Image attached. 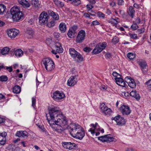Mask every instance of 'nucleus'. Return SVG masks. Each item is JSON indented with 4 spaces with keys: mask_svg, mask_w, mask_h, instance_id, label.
I'll return each instance as SVG.
<instances>
[{
    "mask_svg": "<svg viewBox=\"0 0 151 151\" xmlns=\"http://www.w3.org/2000/svg\"><path fill=\"white\" fill-rule=\"evenodd\" d=\"M105 57L106 58H109L111 57V55L110 53H107L105 55Z\"/></svg>",
    "mask_w": 151,
    "mask_h": 151,
    "instance_id": "680f3d73",
    "label": "nucleus"
},
{
    "mask_svg": "<svg viewBox=\"0 0 151 151\" xmlns=\"http://www.w3.org/2000/svg\"><path fill=\"white\" fill-rule=\"evenodd\" d=\"M99 22L97 20H95L93 21L92 22V23L91 24V25H99Z\"/></svg>",
    "mask_w": 151,
    "mask_h": 151,
    "instance_id": "3c124183",
    "label": "nucleus"
},
{
    "mask_svg": "<svg viewBox=\"0 0 151 151\" xmlns=\"http://www.w3.org/2000/svg\"><path fill=\"white\" fill-rule=\"evenodd\" d=\"M88 11L89 14L93 16H95L96 13L94 11L91 10V9Z\"/></svg>",
    "mask_w": 151,
    "mask_h": 151,
    "instance_id": "de8ad7c7",
    "label": "nucleus"
},
{
    "mask_svg": "<svg viewBox=\"0 0 151 151\" xmlns=\"http://www.w3.org/2000/svg\"><path fill=\"white\" fill-rule=\"evenodd\" d=\"M6 6L3 4H0V15L3 14L6 10Z\"/></svg>",
    "mask_w": 151,
    "mask_h": 151,
    "instance_id": "f704fd0d",
    "label": "nucleus"
},
{
    "mask_svg": "<svg viewBox=\"0 0 151 151\" xmlns=\"http://www.w3.org/2000/svg\"><path fill=\"white\" fill-rule=\"evenodd\" d=\"M83 16L86 18H90V15L87 13H85L83 14Z\"/></svg>",
    "mask_w": 151,
    "mask_h": 151,
    "instance_id": "69168bd1",
    "label": "nucleus"
},
{
    "mask_svg": "<svg viewBox=\"0 0 151 151\" xmlns=\"http://www.w3.org/2000/svg\"><path fill=\"white\" fill-rule=\"evenodd\" d=\"M19 33V30L16 29H9L8 31V35L11 38H14Z\"/></svg>",
    "mask_w": 151,
    "mask_h": 151,
    "instance_id": "4468645a",
    "label": "nucleus"
},
{
    "mask_svg": "<svg viewBox=\"0 0 151 151\" xmlns=\"http://www.w3.org/2000/svg\"><path fill=\"white\" fill-rule=\"evenodd\" d=\"M99 139L103 141L111 142L113 141L114 138L110 136V135H107L105 136H102L99 137Z\"/></svg>",
    "mask_w": 151,
    "mask_h": 151,
    "instance_id": "6ab92c4d",
    "label": "nucleus"
},
{
    "mask_svg": "<svg viewBox=\"0 0 151 151\" xmlns=\"http://www.w3.org/2000/svg\"><path fill=\"white\" fill-rule=\"evenodd\" d=\"M49 17L47 13L45 12H43L40 14L39 17V22L41 25H44L47 23Z\"/></svg>",
    "mask_w": 151,
    "mask_h": 151,
    "instance_id": "423d86ee",
    "label": "nucleus"
},
{
    "mask_svg": "<svg viewBox=\"0 0 151 151\" xmlns=\"http://www.w3.org/2000/svg\"><path fill=\"white\" fill-rule=\"evenodd\" d=\"M8 78L6 76H2L0 77V80L1 81L5 82L7 81Z\"/></svg>",
    "mask_w": 151,
    "mask_h": 151,
    "instance_id": "58836bf2",
    "label": "nucleus"
},
{
    "mask_svg": "<svg viewBox=\"0 0 151 151\" xmlns=\"http://www.w3.org/2000/svg\"><path fill=\"white\" fill-rule=\"evenodd\" d=\"M73 4L76 5H78L81 4V1L80 0H73L72 1Z\"/></svg>",
    "mask_w": 151,
    "mask_h": 151,
    "instance_id": "37998d69",
    "label": "nucleus"
},
{
    "mask_svg": "<svg viewBox=\"0 0 151 151\" xmlns=\"http://www.w3.org/2000/svg\"><path fill=\"white\" fill-rule=\"evenodd\" d=\"M54 35L55 37L57 39L59 37V35L58 33H55L54 34Z\"/></svg>",
    "mask_w": 151,
    "mask_h": 151,
    "instance_id": "0e129e2a",
    "label": "nucleus"
},
{
    "mask_svg": "<svg viewBox=\"0 0 151 151\" xmlns=\"http://www.w3.org/2000/svg\"><path fill=\"white\" fill-rule=\"evenodd\" d=\"M10 50L9 47H5L3 48L1 50V53L2 55H5L8 53Z\"/></svg>",
    "mask_w": 151,
    "mask_h": 151,
    "instance_id": "72a5a7b5",
    "label": "nucleus"
},
{
    "mask_svg": "<svg viewBox=\"0 0 151 151\" xmlns=\"http://www.w3.org/2000/svg\"><path fill=\"white\" fill-rule=\"evenodd\" d=\"M118 2V4L119 5H122L124 4V1L123 0H116Z\"/></svg>",
    "mask_w": 151,
    "mask_h": 151,
    "instance_id": "13d9d810",
    "label": "nucleus"
},
{
    "mask_svg": "<svg viewBox=\"0 0 151 151\" xmlns=\"http://www.w3.org/2000/svg\"><path fill=\"white\" fill-rule=\"evenodd\" d=\"M76 33L70 30L69 29L68 33V37L70 38L74 37L75 36Z\"/></svg>",
    "mask_w": 151,
    "mask_h": 151,
    "instance_id": "e433bc0d",
    "label": "nucleus"
},
{
    "mask_svg": "<svg viewBox=\"0 0 151 151\" xmlns=\"http://www.w3.org/2000/svg\"><path fill=\"white\" fill-rule=\"evenodd\" d=\"M133 97L137 100H139L140 98V96L138 93L137 91L135 90H133Z\"/></svg>",
    "mask_w": 151,
    "mask_h": 151,
    "instance_id": "c756f323",
    "label": "nucleus"
},
{
    "mask_svg": "<svg viewBox=\"0 0 151 151\" xmlns=\"http://www.w3.org/2000/svg\"><path fill=\"white\" fill-rule=\"evenodd\" d=\"M48 110L50 119L48 118L47 114L46 116L49 123L54 131L61 133L67 124L66 117L58 107L52 106L48 108Z\"/></svg>",
    "mask_w": 151,
    "mask_h": 151,
    "instance_id": "f257e3e1",
    "label": "nucleus"
},
{
    "mask_svg": "<svg viewBox=\"0 0 151 151\" xmlns=\"http://www.w3.org/2000/svg\"><path fill=\"white\" fill-rule=\"evenodd\" d=\"M132 52H129L127 55V57L129 59H132Z\"/></svg>",
    "mask_w": 151,
    "mask_h": 151,
    "instance_id": "864d4df0",
    "label": "nucleus"
},
{
    "mask_svg": "<svg viewBox=\"0 0 151 151\" xmlns=\"http://www.w3.org/2000/svg\"><path fill=\"white\" fill-rule=\"evenodd\" d=\"M133 23V29L134 30L137 29L138 27L136 23Z\"/></svg>",
    "mask_w": 151,
    "mask_h": 151,
    "instance_id": "6e6d98bb",
    "label": "nucleus"
},
{
    "mask_svg": "<svg viewBox=\"0 0 151 151\" xmlns=\"http://www.w3.org/2000/svg\"><path fill=\"white\" fill-rule=\"evenodd\" d=\"M112 74L113 76L115 77V78H118L117 77L120 76V75L116 72H114Z\"/></svg>",
    "mask_w": 151,
    "mask_h": 151,
    "instance_id": "4d7b16f0",
    "label": "nucleus"
},
{
    "mask_svg": "<svg viewBox=\"0 0 151 151\" xmlns=\"http://www.w3.org/2000/svg\"><path fill=\"white\" fill-rule=\"evenodd\" d=\"M91 50V48H90V47H86L83 49V50L84 51L86 52H90Z\"/></svg>",
    "mask_w": 151,
    "mask_h": 151,
    "instance_id": "09e8293b",
    "label": "nucleus"
},
{
    "mask_svg": "<svg viewBox=\"0 0 151 151\" xmlns=\"http://www.w3.org/2000/svg\"><path fill=\"white\" fill-rule=\"evenodd\" d=\"M128 14L132 17V7L130 6L129 7V10L127 11Z\"/></svg>",
    "mask_w": 151,
    "mask_h": 151,
    "instance_id": "a19ab883",
    "label": "nucleus"
},
{
    "mask_svg": "<svg viewBox=\"0 0 151 151\" xmlns=\"http://www.w3.org/2000/svg\"><path fill=\"white\" fill-rule=\"evenodd\" d=\"M6 133L5 132L0 133V145H4L6 142Z\"/></svg>",
    "mask_w": 151,
    "mask_h": 151,
    "instance_id": "f3484780",
    "label": "nucleus"
},
{
    "mask_svg": "<svg viewBox=\"0 0 151 151\" xmlns=\"http://www.w3.org/2000/svg\"><path fill=\"white\" fill-rule=\"evenodd\" d=\"M93 7V5L91 4H87L86 6V8L88 10V11L89 10H91Z\"/></svg>",
    "mask_w": 151,
    "mask_h": 151,
    "instance_id": "49530a36",
    "label": "nucleus"
},
{
    "mask_svg": "<svg viewBox=\"0 0 151 151\" xmlns=\"http://www.w3.org/2000/svg\"><path fill=\"white\" fill-rule=\"evenodd\" d=\"M97 16L99 18H104L105 17V14L102 12H99L97 13Z\"/></svg>",
    "mask_w": 151,
    "mask_h": 151,
    "instance_id": "79ce46f5",
    "label": "nucleus"
},
{
    "mask_svg": "<svg viewBox=\"0 0 151 151\" xmlns=\"http://www.w3.org/2000/svg\"><path fill=\"white\" fill-rule=\"evenodd\" d=\"M117 123V125L122 126L124 124L126 123L125 120L123 118L119 115L116 116L113 119Z\"/></svg>",
    "mask_w": 151,
    "mask_h": 151,
    "instance_id": "ddd939ff",
    "label": "nucleus"
},
{
    "mask_svg": "<svg viewBox=\"0 0 151 151\" xmlns=\"http://www.w3.org/2000/svg\"><path fill=\"white\" fill-rule=\"evenodd\" d=\"M48 13L54 20H58L59 19V16L57 13L55 12L52 10H49L48 11Z\"/></svg>",
    "mask_w": 151,
    "mask_h": 151,
    "instance_id": "412c9836",
    "label": "nucleus"
},
{
    "mask_svg": "<svg viewBox=\"0 0 151 151\" xmlns=\"http://www.w3.org/2000/svg\"><path fill=\"white\" fill-rule=\"evenodd\" d=\"M145 30V29L144 28H142L140 29H139L137 32H138V33L139 34H141L142 33L144 32Z\"/></svg>",
    "mask_w": 151,
    "mask_h": 151,
    "instance_id": "603ef678",
    "label": "nucleus"
},
{
    "mask_svg": "<svg viewBox=\"0 0 151 151\" xmlns=\"http://www.w3.org/2000/svg\"><path fill=\"white\" fill-rule=\"evenodd\" d=\"M78 29V26L77 25H73L71 27L70 29V30L74 32L75 33L76 32V30Z\"/></svg>",
    "mask_w": 151,
    "mask_h": 151,
    "instance_id": "ea45409f",
    "label": "nucleus"
},
{
    "mask_svg": "<svg viewBox=\"0 0 151 151\" xmlns=\"http://www.w3.org/2000/svg\"><path fill=\"white\" fill-rule=\"evenodd\" d=\"M10 12L14 21H17L20 20L23 16V14L20 11L19 7L15 6L11 9Z\"/></svg>",
    "mask_w": 151,
    "mask_h": 151,
    "instance_id": "7ed1b4c3",
    "label": "nucleus"
},
{
    "mask_svg": "<svg viewBox=\"0 0 151 151\" xmlns=\"http://www.w3.org/2000/svg\"><path fill=\"white\" fill-rule=\"evenodd\" d=\"M91 127H92V128H91L89 129L88 130V131L90 132L91 134H93L95 133V130L96 129H98L99 130H100L99 128L97 129L98 127H99V125L97 123H96L95 124H92L91 125Z\"/></svg>",
    "mask_w": 151,
    "mask_h": 151,
    "instance_id": "4be33fe9",
    "label": "nucleus"
},
{
    "mask_svg": "<svg viewBox=\"0 0 151 151\" xmlns=\"http://www.w3.org/2000/svg\"><path fill=\"white\" fill-rule=\"evenodd\" d=\"M100 89L103 91H104L107 89V87L104 85H102L100 87Z\"/></svg>",
    "mask_w": 151,
    "mask_h": 151,
    "instance_id": "5fc2aeb1",
    "label": "nucleus"
},
{
    "mask_svg": "<svg viewBox=\"0 0 151 151\" xmlns=\"http://www.w3.org/2000/svg\"><path fill=\"white\" fill-rule=\"evenodd\" d=\"M27 132L25 131H19L17 132L16 135L19 137H24L26 136L27 137Z\"/></svg>",
    "mask_w": 151,
    "mask_h": 151,
    "instance_id": "5701e85b",
    "label": "nucleus"
},
{
    "mask_svg": "<svg viewBox=\"0 0 151 151\" xmlns=\"http://www.w3.org/2000/svg\"><path fill=\"white\" fill-rule=\"evenodd\" d=\"M116 83L122 87H125V83L123 79L120 78H114Z\"/></svg>",
    "mask_w": 151,
    "mask_h": 151,
    "instance_id": "aec40b11",
    "label": "nucleus"
},
{
    "mask_svg": "<svg viewBox=\"0 0 151 151\" xmlns=\"http://www.w3.org/2000/svg\"><path fill=\"white\" fill-rule=\"evenodd\" d=\"M112 42L114 43L115 44H116L117 43L119 42V38L115 36L114 37L112 40Z\"/></svg>",
    "mask_w": 151,
    "mask_h": 151,
    "instance_id": "c03bdc74",
    "label": "nucleus"
},
{
    "mask_svg": "<svg viewBox=\"0 0 151 151\" xmlns=\"http://www.w3.org/2000/svg\"><path fill=\"white\" fill-rule=\"evenodd\" d=\"M59 29L62 33H64L66 31V27L64 23L62 22L60 24Z\"/></svg>",
    "mask_w": 151,
    "mask_h": 151,
    "instance_id": "a878e982",
    "label": "nucleus"
},
{
    "mask_svg": "<svg viewBox=\"0 0 151 151\" xmlns=\"http://www.w3.org/2000/svg\"><path fill=\"white\" fill-rule=\"evenodd\" d=\"M69 51L70 55L73 58L75 57L78 52L73 48H70Z\"/></svg>",
    "mask_w": 151,
    "mask_h": 151,
    "instance_id": "cd10ccee",
    "label": "nucleus"
},
{
    "mask_svg": "<svg viewBox=\"0 0 151 151\" xmlns=\"http://www.w3.org/2000/svg\"><path fill=\"white\" fill-rule=\"evenodd\" d=\"M36 102L35 98L33 97L32 99V106L34 108H35V106Z\"/></svg>",
    "mask_w": 151,
    "mask_h": 151,
    "instance_id": "a18cd8bd",
    "label": "nucleus"
},
{
    "mask_svg": "<svg viewBox=\"0 0 151 151\" xmlns=\"http://www.w3.org/2000/svg\"><path fill=\"white\" fill-rule=\"evenodd\" d=\"M53 1L55 4L58 6L63 7L64 6V4L63 2L60 0H54Z\"/></svg>",
    "mask_w": 151,
    "mask_h": 151,
    "instance_id": "473e14b6",
    "label": "nucleus"
},
{
    "mask_svg": "<svg viewBox=\"0 0 151 151\" xmlns=\"http://www.w3.org/2000/svg\"><path fill=\"white\" fill-rule=\"evenodd\" d=\"M86 32L84 30H81L78 32L76 39V42L81 43L83 42L85 39Z\"/></svg>",
    "mask_w": 151,
    "mask_h": 151,
    "instance_id": "6e6552de",
    "label": "nucleus"
},
{
    "mask_svg": "<svg viewBox=\"0 0 151 151\" xmlns=\"http://www.w3.org/2000/svg\"><path fill=\"white\" fill-rule=\"evenodd\" d=\"M65 97V95L63 93L58 91L54 93L52 95V98L56 101L60 100Z\"/></svg>",
    "mask_w": 151,
    "mask_h": 151,
    "instance_id": "1a4fd4ad",
    "label": "nucleus"
},
{
    "mask_svg": "<svg viewBox=\"0 0 151 151\" xmlns=\"http://www.w3.org/2000/svg\"><path fill=\"white\" fill-rule=\"evenodd\" d=\"M137 62L139 64L144 73H145L148 70V66L146 62L142 60H137Z\"/></svg>",
    "mask_w": 151,
    "mask_h": 151,
    "instance_id": "9d476101",
    "label": "nucleus"
},
{
    "mask_svg": "<svg viewBox=\"0 0 151 151\" xmlns=\"http://www.w3.org/2000/svg\"><path fill=\"white\" fill-rule=\"evenodd\" d=\"M110 5L111 6L113 7L115 6V3L114 2H111L110 3Z\"/></svg>",
    "mask_w": 151,
    "mask_h": 151,
    "instance_id": "774afa93",
    "label": "nucleus"
},
{
    "mask_svg": "<svg viewBox=\"0 0 151 151\" xmlns=\"http://www.w3.org/2000/svg\"><path fill=\"white\" fill-rule=\"evenodd\" d=\"M55 46L56 52L59 53L63 52V49L60 43H56Z\"/></svg>",
    "mask_w": 151,
    "mask_h": 151,
    "instance_id": "bb28decb",
    "label": "nucleus"
},
{
    "mask_svg": "<svg viewBox=\"0 0 151 151\" xmlns=\"http://www.w3.org/2000/svg\"><path fill=\"white\" fill-rule=\"evenodd\" d=\"M23 54V51L21 49L17 50L15 52V55L17 56L20 57L22 56Z\"/></svg>",
    "mask_w": 151,
    "mask_h": 151,
    "instance_id": "c9c22d12",
    "label": "nucleus"
},
{
    "mask_svg": "<svg viewBox=\"0 0 151 151\" xmlns=\"http://www.w3.org/2000/svg\"><path fill=\"white\" fill-rule=\"evenodd\" d=\"M5 119L0 115V124L5 122Z\"/></svg>",
    "mask_w": 151,
    "mask_h": 151,
    "instance_id": "052dcab7",
    "label": "nucleus"
},
{
    "mask_svg": "<svg viewBox=\"0 0 151 151\" xmlns=\"http://www.w3.org/2000/svg\"><path fill=\"white\" fill-rule=\"evenodd\" d=\"M13 92L15 93H19L21 91V88L18 86H15L13 88Z\"/></svg>",
    "mask_w": 151,
    "mask_h": 151,
    "instance_id": "7c9ffc66",
    "label": "nucleus"
},
{
    "mask_svg": "<svg viewBox=\"0 0 151 151\" xmlns=\"http://www.w3.org/2000/svg\"><path fill=\"white\" fill-rule=\"evenodd\" d=\"M18 1L24 8H29L31 6L30 4L26 0H18Z\"/></svg>",
    "mask_w": 151,
    "mask_h": 151,
    "instance_id": "a211bd4d",
    "label": "nucleus"
},
{
    "mask_svg": "<svg viewBox=\"0 0 151 151\" xmlns=\"http://www.w3.org/2000/svg\"><path fill=\"white\" fill-rule=\"evenodd\" d=\"M145 84L147 86V89L151 91V79L146 82Z\"/></svg>",
    "mask_w": 151,
    "mask_h": 151,
    "instance_id": "4c0bfd02",
    "label": "nucleus"
},
{
    "mask_svg": "<svg viewBox=\"0 0 151 151\" xmlns=\"http://www.w3.org/2000/svg\"><path fill=\"white\" fill-rule=\"evenodd\" d=\"M125 82L131 88H132V78L130 76H127L125 78Z\"/></svg>",
    "mask_w": 151,
    "mask_h": 151,
    "instance_id": "393cba45",
    "label": "nucleus"
},
{
    "mask_svg": "<svg viewBox=\"0 0 151 151\" xmlns=\"http://www.w3.org/2000/svg\"><path fill=\"white\" fill-rule=\"evenodd\" d=\"M77 75L71 76L68 81V86L72 87L75 85L78 81L77 78Z\"/></svg>",
    "mask_w": 151,
    "mask_h": 151,
    "instance_id": "f8f14e48",
    "label": "nucleus"
},
{
    "mask_svg": "<svg viewBox=\"0 0 151 151\" xmlns=\"http://www.w3.org/2000/svg\"><path fill=\"white\" fill-rule=\"evenodd\" d=\"M55 21L52 20L48 22L46 26L49 28H52L55 25Z\"/></svg>",
    "mask_w": 151,
    "mask_h": 151,
    "instance_id": "2f4dec72",
    "label": "nucleus"
},
{
    "mask_svg": "<svg viewBox=\"0 0 151 151\" xmlns=\"http://www.w3.org/2000/svg\"><path fill=\"white\" fill-rule=\"evenodd\" d=\"M106 43L105 42L100 43L98 44L93 50L92 53L93 54H98L105 49L106 46Z\"/></svg>",
    "mask_w": 151,
    "mask_h": 151,
    "instance_id": "39448f33",
    "label": "nucleus"
},
{
    "mask_svg": "<svg viewBox=\"0 0 151 151\" xmlns=\"http://www.w3.org/2000/svg\"><path fill=\"white\" fill-rule=\"evenodd\" d=\"M42 66H44L47 71H51L55 67L54 63L50 59L48 58H44L42 61Z\"/></svg>",
    "mask_w": 151,
    "mask_h": 151,
    "instance_id": "20e7f679",
    "label": "nucleus"
},
{
    "mask_svg": "<svg viewBox=\"0 0 151 151\" xmlns=\"http://www.w3.org/2000/svg\"><path fill=\"white\" fill-rule=\"evenodd\" d=\"M73 58L76 61L78 62H80L83 60V58L82 55L78 52L77 54Z\"/></svg>",
    "mask_w": 151,
    "mask_h": 151,
    "instance_id": "b1692460",
    "label": "nucleus"
},
{
    "mask_svg": "<svg viewBox=\"0 0 151 151\" xmlns=\"http://www.w3.org/2000/svg\"><path fill=\"white\" fill-rule=\"evenodd\" d=\"M25 35L28 38L31 39L35 37V32L32 29L29 28L26 31Z\"/></svg>",
    "mask_w": 151,
    "mask_h": 151,
    "instance_id": "dca6fc26",
    "label": "nucleus"
},
{
    "mask_svg": "<svg viewBox=\"0 0 151 151\" xmlns=\"http://www.w3.org/2000/svg\"><path fill=\"white\" fill-rule=\"evenodd\" d=\"M6 69L8 70L9 72H11L12 71V67H7Z\"/></svg>",
    "mask_w": 151,
    "mask_h": 151,
    "instance_id": "e2e57ef3",
    "label": "nucleus"
},
{
    "mask_svg": "<svg viewBox=\"0 0 151 151\" xmlns=\"http://www.w3.org/2000/svg\"><path fill=\"white\" fill-rule=\"evenodd\" d=\"M119 110L123 115H128L131 112L129 107L128 106L124 105L121 106L119 108Z\"/></svg>",
    "mask_w": 151,
    "mask_h": 151,
    "instance_id": "9b49d317",
    "label": "nucleus"
},
{
    "mask_svg": "<svg viewBox=\"0 0 151 151\" xmlns=\"http://www.w3.org/2000/svg\"><path fill=\"white\" fill-rule=\"evenodd\" d=\"M62 145L64 148L69 150L76 148L77 146L76 144L71 142H64L62 144Z\"/></svg>",
    "mask_w": 151,
    "mask_h": 151,
    "instance_id": "2eb2a0df",
    "label": "nucleus"
},
{
    "mask_svg": "<svg viewBox=\"0 0 151 151\" xmlns=\"http://www.w3.org/2000/svg\"><path fill=\"white\" fill-rule=\"evenodd\" d=\"M31 3L35 8H38L40 6V4L38 0H31Z\"/></svg>",
    "mask_w": 151,
    "mask_h": 151,
    "instance_id": "c85d7f7f",
    "label": "nucleus"
},
{
    "mask_svg": "<svg viewBox=\"0 0 151 151\" xmlns=\"http://www.w3.org/2000/svg\"><path fill=\"white\" fill-rule=\"evenodd\" d=\"M140 22V18H138L136 20L135 22L137 24H139Z\"/></svg>",
    "mask_w": 151,
    "mask_h": 151,
    "instance_id": "338daca9",
    "label": "nucleus"
},
{
    "mask_svg": "<svg viewBox=\"0 0 151 151\" xmlns=\"http://www.w3.org/2000/svg\"><path fill=\"white\" fill-rule=\"evenodd\" d=\"M111 24H117L118 23V22L116 20L114 19H111Z\"/></svg>",
    "mask_w": 151,
    "mask_h": 151,
    "instance_id": "8fccbe9b",
    "label": "nucleus"
},
{
    "mask_svg": "<svg viewBox=\"0 0 151 151\" xmlns=\"http://www.w3.org/2000/svg\"><path fill=\"white\" fill-rule=\"evenodd\" d=\"M68 129L71 136L74 138L81 139L85 135L83 129L78 124L75 123L70 124Z\"/></svg>",
    "mask_w": 151,
    "mask_h": 151,
    "instance_id": "f03ea898",
    "label": "nucleus"
},
{
    "mask_svg": "<svg viewBox=\"0 0 151 151\" xmlns=\"http://www.w3.org/2000/svg\"><path fill=\"white\" fill-rule=\"evenodd\" d=\"M88 2L91 4L93 5L94 4L96 3L95 0H87Z\"/></svg>",
    "mask_w": 151,
    "mask_h": 151,
    "instance_id": "bf43d9fd",
    "label": "nucleus"
},
{
    "mask_svg": "<svg viewBox=\"0 0 151 151\" xmlns=\"http://www.w3.org/2000/svg\"><path fill=\"white\" fill-rule=\"evenodd\" d=\"M100 108L101 112L106 116H109L112 113L111 109L109 108L104 103L101 104Z\"/></svg>",
    "mask_w": 151,
    "mask_h": 151,
    "instance_id": "0eeeda50",
    "label": "nucleus"
}]
</instances>
